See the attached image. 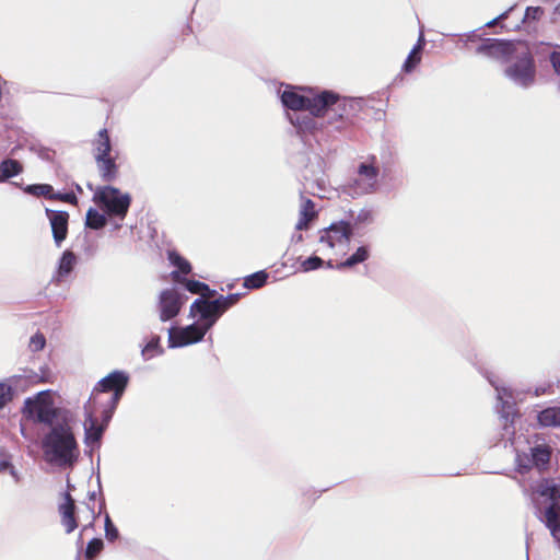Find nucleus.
Listing matches in <instances>:
<instances>
[{"label":"nucleus","mask_w":560,"mask_h":560,"mask_svg":"<svg viewBox=\"0 0 560 560\" xmlns=\"http://www.w3.org/2000/svg\"><path fill=\"white\" fill-rule=\"evenodd\" d=\"M357 105L350 98L341 97L332 91L325 90L317 94L313 108L315 109V117H326L329 125L335 126L337 130H342L353 124Z\"/></svg>","instance_id":"1"},{"label":"nucleus","mask_w":560,"mask_h":560,"mask_svg":"<svg viewBox=\"0 0 560 560\" xmlns=\"http://www.w3.org/2000/svg\"><path fill=\"white\" fill-rule=\"evenodd\" d=\"M128 381L129 378L124 372L114 371L109 373L92 390L86 401L88 408H91V406L102 408V417L104 421H108L128 385Z\"/></svg>","instance_id":"2"},{"label":"nucleus","mask_w":560,"mask_h":560,"mask_svg":"<svg viewBox=\"0 0 560 560\" xmlns=\"http://www.w3.org/2000/svg\"><path fill=\"white\" fill-rule=\"evenodd\" d=\"M63 502L58 505V513L60 516V523L65 528L67 534H71L79 526V520H83L86 524L83 525L81 529L82 535L86 529L93 528L96 518L101 514V509L95 511L96 498L92 494L88 501L82 502L78 508L74 499L70 494V492H65L62 494Z\"/></svg>","instance_id":"3"},{"label":"nucleus","mask_w":560,"mask_h":560,"mask_svg":"<svg viewBox=\"0 0 560 560\" xmlns=\"http://www.w3.org/2000/svg\"><path fill=\"white\" fill-rule=\"evenodd\" d=\"M43 446L56 459L68 463L74 457L78 448L74 434L68 423H59L51 428L44 438Z\"/></svg>","instance_id":"4"},{"label":"nucleus","mask_w":560,"mask_h":560,"mask_svg":"<svg viewBox=\"0 0 560 560\" xmlns=\"http://www.w3.org/2000/svg\"><path fill=\"white\" fill-rule=\"evenodd\" d=\"M509 63L504 73L516 84L528 88L535 82V60L526 44H520L516 51L513 54V60Z\"/></svg>","instance_id":"5"},{"label":"nucleus","mask_w":560,"mask_h":560,"mask_svg":"<svg viewBox=\"0 0 560 560\" xmlns=\"http://www.w3.org/2000/svg\"><path fill=\"white\" fill-rule=\"evenodd\" d=\"M22 411L28 420L47 425H52L58 413L49 390L40 392L34 397L27 398Z\"/></svg>","instance_id":"6"},{"label":"nucleus","mask_w":560,"mask_h":560,"mask_svg":"<svg viewBox=\"0 0 560 560\" xmlns=\"http://www.w3.org/2000/svg\"><path fill=\"white\" fill-rule=\"evenodd\" d=\"M93 200L102 206L109 217L124 219L129 210L131 197L113 186L98 187Z\"/></svg>","instance_id":"7"},{"label":"nucleus","mask_w":560,"mask_h":560,"mask_svg":"<svg viewBox=\"0 0 560 560\" xmlns=\"http://www.w3.org/2000/svg\"><path fill=\"white\" fill-rule=\"evenodd\" d=\"M375 156H372L370 163H361L359 165L358 177L349 185V188L353 194L364 195L372 194L376 190L380 170L375 165Z\"/></svg>","instance_id":"8"},{"label":"nucleus","mask_w":560,"mask_h":560,"mask_svg":"<svg viewBox=\"0 0 560 560\" xmlns=\"http://www.w3.org/2000/svg\"><path fill=\"white\" fill-rule=\"evenodd\" d=\"M521 42L503 40L498 38H487L476 49L480 55L499 60L501 62H511L513 54L516 51Z\"/></svg>","instance_id":"9"},{"label":"nucleus","mask_w":560,"mask_h":560,"mask_svg":"<svg viewBox=\"0 0 560 560\" xmlns=\"http://www.w3.org/2000/svg\"><path fill=\"white\" fill-rule=\"evenodd\" d=\"M189 313L191 317L198 316L199 323L208 329L222 316L218 302L209 301V299H196L190 305Z\"/></svg>","instance_id":"10"},{"label":"nucleus","mask_w":560,"mask_h":560,"mask_svg":"<svg viewBox=\"0 0 560 560\" xmlns=\"http://www.w3.org/2000/svg\"><path fill=\"white\" fill-rule=\"evenodd\" d=\"M208 327L202 324H191L185 328L170 329V347H184L187 345L196 343L205 337L208 331Z\"/></svg>","instance_id":"11"},{"label":"nucleus","mask_w":560,"mask_h":560,"mask_svg":"<svg viewBox=\"0 0 560 560\" xmlns=\"http://www.w3.org/2000/svg\"><path fill=\"white\" fill-rule=\"evenodd\" d=\"M353 234V226L350 222L339 221L331 223L328 228L320 231L319 241L326 243L330 248L336 245L349 243Z\"/></svg>","instance_id":"12"},{"label":"nucleus","mask_w":560,"mask_h":560,"mask_svg":"<svg viewBox=\"0 0 560 560\" xmlns=\"http://www.w3.org/2000/svg\"><path fill=\"white\" fill-rule=\"evenodd\" d=\"M182 305V296L175 289L163 290L159 300L160 319L166 322L174 318L180 312Z\"/></svg>","instance_id":"13"},{"label":"nucleus","mask_w":560,"mask_h":560,"mask_svg":"<svg viewBox=\"0 0 560 560\" xmlns=\"http://www.w3.org/2000/svg\"><path fill=\"white\" fill-rule=\"evenodd\" d=\"M317 94L314 96H305L298 93L294 89L284 90L281 94L282 104L291 110H307L315 117V109L313 108L316 103Z\"/></svg>","instance_id":"14"},{"label":"nucleus","mask_w":560,"mask_h":560,"mask_svg":"<svg viewBox=\"0 0 560 560\" xmlns=\"http://www.w3.org/2000/svg\"><path fill=\"white\" fill-rule=\"evenodd\" d=\"M85 411V420H84V430H85V442L88 444L98 443L103 436L104 425L98 424L97 422V413L102 416V408L91 406L88 408V404L84 405Z\"/></svg>","instance_id":"15"},{"label":"nucleus","mask_w":560,"mask_h":560,"mask_svg":"<svg viewBox=\"0 0 560 560\" xmlns=\"http://www.w3.org/2000/svg\"><path fill=\"white\" fill-rule=\"evenodd\" d=\"M46 214L50 221L54 241L60 246L68 235L69 213L47 209Z\"/></svg>","instance_id":"16"},{"label":"nucleus","mask_w":560,"mask_h":560,"mask_svg":"<svg viewBox=\"0 0 560 560\" xmlns=\"http://www.w3.org/2000/svg\"><path fill=\"white\" fill-rule=\"evenodd\" d=\"M171 278L174 282L183 284L190 293L200 294V299H211L215 295V291L210 289L207 283L184 278L178 275V271H172Z\"/></svg>","instance_id":"17"},{"label":"nucleus","mask_w":560,"mask_h":560,"mask_svg":"<svg viewBox=\"0 0 560 560\" xmlns=\"http://www.w3.org/2000/svg\"><path fill=\"white\" fill-rule=\"evenodd\" d=\"M94 159L102 180L107 183L114 182L118 176V165L115 158L108 153L106 155H95Z\"/></svg>","instance_id":"18"},{"label":"nucleus","mask_w":560,"mask_h":560,"mask_svg":"<svg viewBox=\"0 0 560 560\" xmlns=\"http://www.w3.org/2000/svg\"><path fill=\"white\" fill-rule=\"evenodd\" d=\"M317 212L315 210V203L310 198H302V203L299 213V220L295 224V229L299 231L308 229L310 223L316 219Z\"/></svg>","instance_id":"19"},{"label":"nucleus","mask_w":560,"mask_h":560,"mask_svg":"<svg viewBox=\"0 0 560 560\" xmlns=\"http://www.w3.org/2000/svg\"><path fill=\"white\" fill-rule=\"evenodd\" d=\"M530 460L533 466L539 470H545L551 458V448L548 445H537L530 448Z\"/></svg>","instance_id":"20"},{"label":"nucleus","mask_w":560,"mask_h":560,"mask_svg":"<svg viewBox=\"0 0 560 560\" xmlns=\"http://www.w3.org/2000/svg\"><path fill=\"white\" fill-rule=\"evenodd\" d=\"M545 518L552 536L558 538L560 533V502H553L546 509Z\"/></svg>","instance_id":"21"},{"label":"nucleus","mask_w":560,"mask_h":560,"mask_svg":"<svg viewBox=\"0 0 560 560\" xmlns=\"http://www.w3.org/2000/svg\"><path fill=\"white\" fill-rule=\"evenodd\" d=\"M537 493L553 502H560V485L552 479H542L537 486Z\"/></svg>","instance_id":"22"},{"label":"nucleus","mask_w":560,"mask_h":560,"mask_svg":"<svg viewBox=\"0 0 560 560\" xmlns=\"http://www.w3.org/2000/svg\"><path fill=\"white\" fill-rule=\"evenodd\" d=\"M93 152L95 155H106L112 151V142L108 130L101 129L92 141Z\"/></svg>","instance_id":"23"},{"label":"nucleus","mask_w":560,"mask_h":560,"mask_svg":"<svg viewBox=\"0 0 560 560\" xmlns=\"http://www.w3.org/2000/svg\"><path fill=\"white\" fill-rule=\"evenodd\" d=\"M423 46H424V39L422 36H420L418 39V43L411 49V51L409 52L407 59L405 60V62L402 65V70L406 73H409L412 70H415L416 67L420 63Z\"/></svg>","instance_id":"24"},{"label":"nucleus","mask_w":560,"mask_h":560,"mask_svg":"<svg viewBox=\"0 0 560 560\" xmlns=\"http://www.w3.org/2000/svg\"><path fill=\"white\" fill-rule=\"evenodd\" d=\"M541 427H560V407H548L537 415Z\"/></svg>","instance_id":"25"},{"label":"nucleus","mask_w":560,"mask_h":560,"mask_svg":"<svg viewBox=\"0 0 560 560\" xmlns=\"http://www.w3.org/2000/svg\"><path fill=\"white\" fill-rule=\"evenodd\" d=\"M23 171L22 164L18 160L7 159L0 163V182H4Z\"/></svg>","instance_id":"26"},{"label":"nucleus","mask_w":560,"mask_h":560,"mask_svg":"<svg viewBox=\"0 0 560 560\" xmlns=\"http://www.w3.org/2000/svg\"><path fill=\"white\" fill-rule=\"evenodd\" d=\"M77 264V257L71 250H66L59 261L58 277L65 278L70 275Z\"/></svg>","instance_id":"27"},{"label":"nucleus","mask_w":560,"mask_h":560,"mask_svg":"<svg viewBox=\"0 0 560 560\" xmlns=\"http://www.w3.org/2000/svg\"><path fill=\"white\" fill-rule=\"evenodd\" d=\"M369 249L366 246H360L354 254L348 257L345 261L337 265V269L351 268L354 265L365 261L369 258Z\"/></svg>","instance_id":"28"},{"label":"nucleus","mask_w":560,"mask_h":560,"mask_svg":"<svg viewBox=\"0 0 560 560\" xmlns=\"http://www.w3.org/2000/svg\"><path fill=\"white\" fill-rule=\"evenodd\" d=\"M268 280V273L265 270L257 271L244 278V288L246 289H260Z\"/></svg>","instance_id":"29"},{"label":"nucleus","mask_w":560,"mask_h":560,"mask_svg":"<svg viewBox=\"0 0 560 560\" xmlns=\"http://www.w3.org/2000/svg\"><path fill=\"white\" fill-rule=\"evenodd\" d=\"M24 191L35 197H45L51 200L54 188L49 184H34L27 185Z\"/></svg>","instance_id":"30"},{"label":"nucleus","mask_w":560,"mask_h":560,"mask_svg":"<svg viewBox=\"0 0 560 560\" xmlns=\"http://www.w3.org/2000/svg\"><path fill=\"white\" fill-rule=\"evenodd\" d=\"M107 220L104 214L91 208L86 212V226L90 229L98 230L106 225Z\"/></svg>","instance_id":"31"},{"label":"nucleus","mask_w":560,"mask_h":560,"mask_svg":"<svg viewBox=\"0 0 560 560\" xmlns=\"http://www.w3.org/2000/svg\"><path fill=\"white\" fill-rule=\"evenodd\" d=\"M168 259L177 268L176 271H178V275H188L191 272L190 262L186 258L180 256L178 253L170 252Z\"/></svg>","instance_id":"32"},{"label":"nucleus","mask_w":560,"mask_h":560,"mask_svg":"<svg viewBox=\"0 0 560 560\" xmlns=\"http://www.w3.org/2000/svg\"><path fill=\"white\" fill-rule=\"evenodd\" d=\"M104 549V542L101 538H93L88 542L84 558L85 560H95V558L102 552Z\"/></svg>","instance_id":"33"},{"label":"nucleus","mask_w":560,"mask_h":560,"mask_svg":"<svg viewBox=\"0 0 560 560\" xmlns=\"http://www.w3.org/2000/svg\"><path fill=\"white\" fill-rule=\"evenodd\" d=\"M241 296L242 294L240 293H232L228 294L226 296L220 295L218 299H215L221 314L223 315V313H225L230 307L234 306L240 301Z\"/></svg>","instance_id":"34"},{"label":"nucleus","mask_w":560,"mask_h":560,"mask_svg":"<svg viewBox=\"0 0 560 560\" xmlns=\"http://www.w3.org/2000/svg\"><path fill=\"white\" fill-rule=\"evenodd\" d=\"M163 349L160 346V337H153L142 349V355L145 360L152 359L153 357L161 354Z\"/></svg>","instance_id":"35"},{"label":"nucleus","mask_w":560,"mask_h":560,"mask_svg":"<svg viewBox=\"0 0 560 560\" xmlns=\"http://www.w3.org/2000/svg\"><path fill=\"white\" fill-rule=\"evenodd\" d=\"M5 471H9L10 475L18 481L19 480V477H18V474H16V470L14 468V466L12 465L11 463V457L10 455L1 450L0 451V474H3Z\"/></svg>","instance_id":"36"},{"label":"nucleus","mask_w":560,"mask_h":560,"mask_svg":"<svg viewBox=\"0 0 560 560\" xmlns=\"http://www.w3.org/2000/svg\"><path fill=\"white\" fill-rule=\"evenodd\" d=\"M324 260L318 256H312L301 262V269L305 272L320 268Z\"/></svg>","instance_id":"37"},{"label":"nucleus","mask_w":560,"mask_h":560,"mask_svg":"<svg viewBox=\"0 0 560 560\" xmlns=\"http://www.w3.org/2000/svg\"><path fill=\"white\" fill-rule=\"evenodd\" d=\"M105 536L106 539L112 542L119 537V532L108 514L105 515Z\"/></svg>","instance_id":"38"},{"label":"nucleus","mask_w":560,"mask_h":560,"mask_svg":"<svg viewBox=\"0 0 560 560\" xmlns=\"http://www.w3.org/2000/svg\"><path fill=\"white\" fill-rule=\"evenodd\" d=\"M46 338L42 332L35 334L30 340V349L33 352L40 351L45 348Z\"/></svg>","instance_id":"39"},{"label":"nucleus","mask_w":560,"mask_h":560,"mask_svg":"<svg viewBox=\"0 0 560 560\" xmlns=\"http://www.w3.org/2000/svg\"><path fill=\"white\" fill-rule=\"evenodd\" d=\"M51 200L67 202L73 206L78 205V198L73 192H55L52 191Z\"/></svg>","instance_id":"40"},{"label":"nucleus","mask_w":560,"mask_h":560,"mask_svg":"<svg viewBox=\"0 0 560 560\" xmlns=\"http://www.w3.org/2000/svg\"><path fill=\"white\" fill-rule=\"evenodd\" d=\"M516 467L518 472L525 474L533 467V464L528 456L517 455Z\"/></svg>","instance_id":"41"},{"label":"nucleus","mask_w":560,"mask_h":560,"mask_svg":"<svg viewBox=\"0 0 560 560\" xmlns=\"http://www.w3.org/2000/svg\"><path fill=\"white\" fill-rule=\"evenodd\" d=\"M12 399L11 386L0 383V408L4 407Z\"/></svg>","instance_id":"42"},{"label":"nucleus","mask_w":560,"mask_h":560,"mask_svg":"<svg viewBox=\"0 0 560 560\" xmlns=\"http://www.w3.org/2000/svg\"><path fill=\"white\" fill-rule=\"evenodd\" d=\"M544 13V10L540 7H528L525 12V18L537 20Z\"/></svg>","instance_id":"43"},{"label":"nucleus","mask_w":560,"mask_h":560,"mask_svg":"<svg viewBox=\"0 0 560 560\" xmlns=\"http://www.w3.org/2000/svg\"><path fill=\"white\" fill-rule=\"evenodd\" d=\"M506 16H508V12H504V13H502L501 15H499L498 18L493 19L492 21L488 22V23H487V26H488V27H492V26L497 25V23H498L500 20H504V19H506Z\"/></svg>","instance_id":"44"},{"label":"nucleus","mask_w":560,"mask_h":560,"mask_svg":"<svg viewBox=\"0 0 560 560\" xmlns=\"http://www.w3.org/2000/svg\"><path fill=\"white\" fill-rule=\"evenodd\" d=\"M556 12L560 15V3L557 5Z\"/></svg>","instance_id":"45"},{"label":"nucleus","mask_w":560,"mask_h":560,"mask_svg":"<svg viewBox=\"0 0 560 560\" xmlns=\"http://www.w3.org/2000/svg\"><path fill=\"white\" fill-rule=\"evenodd\" d=\"M557 539H558V540H560V537L558 536V538H557Z\"/></svg>","instance_id":"46"}]
</instances>
